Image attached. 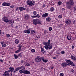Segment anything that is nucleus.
Listing matches in <instances>:
<instances>
[{
	"instance_id": "052dcab7",
	"label": "nucleus",
	"mask_w": 76,
	"mask_h": 76,
	"mask_svg": "<svg viewBox=\"0 0 76 76\" xmlns=\"http://www.w3.org/2000/svg\"><path fill=\"white\" fill-rule=\"evenodd\" d=\"M13 23H14L12 21L10 24H11L12 25H13Z\"/></svg>"
},
{
	"instance_id": "a878e982",
	"label": "nucleus",
	"mask_w": 76,
	"mask_h": 76,
	"mask_svg": "<svg viewBox=\"0 0 76 76\" xmlns=\"http://www.w3.org/2000/svg\"><path fill=\"white\" fill-rule=\"evenodd\" d=\"M67 39L68 40H70L71 39V37L69 36H67Z\"/></svg>"
},
{
	"instance_id": "f3484780",
	"label": "nucleus",
	"mask_w": 76,
	"mask_h": 76,
	"mask_svg": "<svg viewBox=\"0 0 76 76\" xmlns=\"http://www.w3.org/2000/svg\"><path fill=\"white\" fill-rule=\"evenodd\" d=\"M25 34H30V31L29 30H25L23 31Z\"/></svg>"
},
{
	"instance_id": "4c0bfd02",
	"label": "nucleus",
	"mask_w": 76,
	"mask_h": 76,
	"mask_svg": "<svg viewBox=\"0 0 76 76\" xmlns=\"http://www.w3.org/2000/svg\"><path fill=\"white\" fill-rule=\"evenodd\" d=\"M41 51L42 53H44V49H43V48H41Z\"/></svg>"
},
{
	"instance_id": "4d7b16f0",
	"label": "nucleus",
	"mask_w": 76,
	"mask_h": 76,
	"mask_svg": "<svg viewBox=\"0 0 76 76\" xmlns=\"http://www.w3.org/2000/svg\"><path fill=\"white\" fill-rule=\"evenodd\" d=\"M0 61H1V62L2 63V62H3L4 61L3 60H2V59H0Z\"/></svg>"
},
{
	"instance_id": "ddd939ff",
	"label": "nucleus",
	"mask_w": 76,
	"mask_h": 76,
	"mask_svg": "<svg viewBox=\"0 0 76 76\" xmlns=\"http://www.w3.org/2000/svg\"><path fill=\"white\" fill-rule=\"evenodd\" d=\"M65 23L67 25H70L71 23V21L70 20H66L65 21Z\"/></svg>"
},
{
	"instance_id": "bf43d9fd",
	"label": "nucleus",
	"mask_w": 76,
	"mask_h": 76,
	"mask_svg": "<svg viewBox=\"0 0 76 76\" xmlns=\"http://www.w3.org/2000/svg\"><path fill=\"white\" fill-rule=\"evenodd\" d=\"M45 45H48V43L45 42Z\"/></svg>"
},
{
	"instance_id": "72a5a7b5",
	"label": "nucleus",
	"mask_w": 76,
	"mask_h": 76,
	"mask_svg": "<svg viewBox=\"0 0 76 76\" xmlns=\"http://www.w3.org/2000/svg\"><path fill=\"white\" fill-rule=\"evenodd\" d=\"M17 71H18V69L16 68L13 72V73H16V72H17Z\"/></svg>"
},
{
	"instance_id": "dca6fc26",
	"label": "nucleus",
	"mask_w": 76,
	"mask_h": 76,
	"mask_svg": "<svg viewBox=\"0 0 76 76\" xmlns=\"http://www.w3.org/2000/svg\"><path fill=\"white\" fill-rule=\"evenodd\" d=\"M35 60L37 62H39V61H41V59L39 57L36 58Z\"/></svg>"
},
{
	"instance_id": "393cba45",
	"label": "nucleus",
	"mask_w": 76,
	"mask_h": 76,
	"mask_svg": "<svg viewBox=\"0 0 76 76\" xmlns=\"http://www.w3.org/2000/svg\"><path fill=\"white\" fill-rule=\"evenodd\" d=\"M19 72L20 73H24V70H23L22 69L20 70L19 71Z\"/></svg>"
},
{
	"instance_id": "cd10ccee",
	"label": "nucleus",
	"mask_w": 76,
	"mask_h": 76,
	"mask_svg": "<svg viewBox=\"0 0 76 76\" xmlns=\"http://www.w3.org/2000/svg\"><path fill=\"white\" fill-rule=\"evenodd\" d=\"M31 53H35V51L34 49H31Z\"/></svg>"
},
{
	"instance_id": "f8f14e48",
	"label": "nucleus",
	"mask_w": 76,
	"mask_h": 76,
	"mask_svg": "<svg viewBox=\"0 0 76 76\" xmlns=\"http://www.w3.org/2000/svg\"><path fill=\"white\" fill-rule=\"evenodd\" d=\"M48 16V14L46 13L43 14L42 16V18H47Z\"/></svg>"
},
{
	"instance_id": "0eeeda50",
	"label": "nucleus",
	"mask_w": 76,
	"mask_h": 76,
	"mask_svg": "<svg viewBox=\"0 0 76 76\" xmlns=\"http://www.w3.org/2000/svg\"><path fill=\"white\" fill-rule=\"evenodd\" d=\"M33 23L34 25L38 24V19H34L33 20Z\"/></svg>"
},
{
	"instance_id": "423d86ee",
	"label": "nucleus",
	"mask_w": 76,
	"mask_h": 76,
	"mask_svg": "<svg viewBox=\"0 0 76 76\" xmlns=\"http://www.w3.org/2000/svg\"><path fill=\"white\" fill-rule=\"evenodd\" d=\"M66 9H70L71 8V6L72 5H70V4H69V3H67V2H66Z\"/></svg>"
},
{
	"instance_id": "5fc2aeb1",
	"label": "nucleus",
	"mask_w": 76,
	"mask_h": 76,
	"mask_svg": "<svg viewBox=\"0 0 76 76\" xmlns=\"http://www.w3.org/2000/svg\"><path fill=\"white\" fill-rule=\"evenodd\" d=\"M61 53L63 54H64V52L63 51H61Z\"/></svg>"
},
{
	"instance_id": "bb28decb",
	"label": "nucleus",
	"mask_w": 76,
	"mask_h": 76,
	"mask_svg": "<svg viewBox=\"0 0 76 76\" xmlns=\"http://www.w3.org/2000/svg\"><path fill=\"white\" fill-rule=\"evenodd\" d=\"M54 8L53 7H51L50 9V11H54Z\"/></svg>"
},
{
	"instance_id": "3c124183",
	"label": "nucleus",
	"mask_w": 76,
	"mask_h": 76,
	"mask_svg": "<svg viewBox=\"0 0 76 76\" xmlns=\"http://www.w3.org/2000/svg\"><path fill=\"white\" fill-rule=\"evenodd\" d=\"M31 18H36V16H35V15H34V16H31Z\"/></svg>"
},
{
	"instance_id": "ea45409f",
	"label": "nucleus",
	"mask_w": 76,
	"mask_h": 76,
	"mask_svg": "<svg viewBox=\"0 0 76 76\" xmlns=\"http://www.w3.org/2000/svg\"><path fill=\"white\" fill-rule=\"evenodd\" d=\"M37 14V12L36 11L33 12V15H36Z\"/></svg>"
},
{
	"instance_id": "09e8293b",
	"label": "nucleus",
	"mask_w": 76,
	"mask_h": 76,
	"mask_svg": "<svg viewBox=\"0 0 76 76\" xmlns=\"http://www.w3.org/2000/svg\"><path fill=\"white\" fill-rule=\"evenodd\" d=\"M50 40H49L48 41V45H50Z\"/></svg>"
},
{
	"instance_id": "b1692460",
	"label": "nucleus",
	"mask_w": 76,
	"mask_h": 76,
	"mask_svg": "<svg viewBox=\"0 0 76 76\" xmlns=\"http://www.w3.org/2000/svg\"><path fill=\"white\" fill-rule=\"evenodd\" d=\"M46 20L48 22H50V21L51 20V18H50V17H48L46 18Z\"/></svg>"
},
{
	"instance_id": "49530a36",
	"label": "nucleus",
	"mask_w": 76,
	"mask_h": 76,
	"mask_svg": "<svg viewBox=\"0 0 76 76\" xmlns=\"http://www.w3.org/2000/svg\"><path fill=\"white\" fill-rule=\"evenodd\" d=\"M6 47V44H4L3 45H2V47Z\"/></svg>"
},
{
	"instance_id": "680f3d73",
	"label": "nucleus",
	"mask_w": 76,
	"mask_h": 76,
	"mask_svg": "<svg viewBox=\"0 0 76 76\" xmlns=\"http://www.w3.org/2000/svg\"><path fill=\"white\" fill-rule=\"evenodd\" d=\"M10 7H11V8H13V7H14V6H10Z\"/></svg>"
},
{
	"instance_id": "7c9ffc66",
	"label": "nucleus",
	"mask_w": 76,
	"mask_h": 76,
	"mask_svg": "<svg viewBox=\"0 0 76 76\" xmlns=\"http://www.w3.org/2000/svg\"><path fill=\"white\" fill-rule=\"evenodd\" d=\"M52 27H50L49 28V31H52Z\"/></svg>"
},
{
	"instance_id": "0e129e2a",
	"label": "nucleus",
	"mask_w": 76,
	"mask_h": 76,
	"mask_svg": "<svg viewBox=\"0 0 76 76\" xmlns=\"http://www.w3.org/2000/svg\"><path fill=\"white\" fill-rule=\"evenodd\" d=\"M43 7H45V4H43V5L42 6Z\"/></svg>"
},
{
	"instance_id": "a18cd8bd",
	"label": "nucleus",
	"mask_w": 76,
	"mask_h": 76,
	"mask_svg": "<svg viewBox=\"0 0 76 76\" xmlns=\"http://www.w3.org/2000/svg\"><path fill=\"white\" fill-rule=\"evenodd\" d=\"M17 69H18V70H20V69H21V66L18 67V68H17Z\"/></svg>"
},
{
	"instance_id": "a211bd4d",
	"label": "nucleus",
	"mask_w": 76,
	"mask_h": 76,
	"mask_svg": "<svg viewBox=\"0 0 76 76\" xmlns=\"http://www.w3.org/2000/svg\"><path fill=\"white\" fill-rule=\"evenodd\" d=\"M9 74V72L7 71H5L4 72V74L3 75V76H7V75Z\"/></svg>"
},
{
	"instance_id": "6e6552de",
	"label": "nucleus",
	"mask_w": 76,
	"mask_h": 76,
	"mask_svg": "<svg viewBox=\"0 0 76 76\" xmlns=\"http://www.w3.org/2000/svg\"><path fill=\"white\" fill-rule=\"evenodd\" d=\"M18 47H19L18 50L15 51V53H19V52H20V51H21V48L22 46L19 45L18 46Z\"/></svg>"
},
{
	"instance_id": "4be33fe9",
	"label": "nucleus",
	"mask_w": 76,
	"mask_h": 76,
	"mask_svg": "<svg viewBox=\"0 0 76 76\" xmlns=\"http://www.w3.org/2000/svg\"><path fill=\"white\" fill-rule=\"evenodd\" d=\"M15 44H18L19 43V40H18V39H16L15 41Z\"/></svg>"
},
{
	"instance_id": "603ef678",
	"label": "nucleus",
	"mask_w": 76,
	"mask_h": 76,
	"mask_svg": "<svg viewBox=\"0 0 76 76\" xmlns=\"http://www.w3.org/2000/svg\"><path fill=\"white\" fill-rule=\"evenodd\" d=\"M19 9V7L16 8V11H18V10Z\"/></svg>"
},
{
	"instance_id": "c756f323",
	"label": "nucleus",
	"mask_w": 76,
	"mask_h": 76,
	"mask_svg": "<svg viewBox=\"0 0 76 76\" xmlns=\"http://www.w3.org/2000/svg\"><path fill=\"white\" fill-rule=\"evenodd\" d=\"M36 18H40V16H39V14H37V15L36 16Z\"/></svg>"
},
{
	"instance_id": "9b49d317",
	"label": "nucleus",
	"mask_w": 76,
	"mask_h": 76,
	"mask_svg": "<svg viewBox=\"0 0 76 76\" xmlns=\"http://www.w3.org/2000/svg\"><path fill=\"white\" fill-rule=\"evenodd\" d=\"M30 73V72L27 70H24V74H25V75H29Z\"/></svg>"
},
{
	"instance_id": "e433bc0d",
	"label": "nucleus",
	"mask_w": 76,
	"mask_h": 76,
	"mask_svg": "<svg viewBox=\"0 0 76 76\" xmlns=\"http://www.w3.org/2000/svg\"><path fill=\"white\" fill-rule=\"evenodd\" d=\"M25 64H26V66H30V64L28 63H26Z\"/></svg>"
},
{
	"instance_id": "9d476101",
	"label": "nucleus",
	"mask_w": 76,
	"mask_h": 76,
	"mask_svg": "<svg viewBox=\"0 0 76 76\" xmlns=\"http://www.w3.org/2000/svg\"><path fill=\"white\" fill-rule=\"evenodd\" d=\"M24 18L26 20H28L29 19V15L28 14H26L25 15Z\"/></svg>"
},
{
	"instance_id": "864d4df0",
	"label": "nucleus",
	"mask_w": 76,
	"mask_h": 76,
	"mask_svg": "<svg viewBox=\"0 0 76 76\" xmlns=\"http://www.w3.org/2000/svg\"><path fill=\"white\" fill-rule=\"evenodd\" d=\"M71 72H72V73H73H73H74L75 72V71H74V70H73V69H72L71 70Z\"/></svg>"
},
{
	"instance_id": "7ed1b4c3",
	"label": "nucleus",
	"mask_w": 76,
	"mask_h": 76,
	"mask_svg": "<svg viewBox=\"0 0 76 76\" xmlns=\"http://www.w3.org/2000/svg\"><path fill=\"white\" fill-rule=\"evenodd\" d=\"M45 48L46 50H51V49H52V48H53V45H46L44 47Z\"/></svg>"
},
{
	"instance_id": "a19ab883",
	"label": "nucleus",
	"mask_w": 76,
	"mask_h": 76,
	"mask_svg": "<svg viewBox=\"0 0 76 76\" xmlns=\"http://www.w3.org/2000/svg\"><path fill=\"white\" fill-rule=\"evenodd\" d=\"M1 44V45H4V41H2L0 42Z\"/></svg>"
},
{
	"instance_id": "79ce46f5",
	"label": "nucleus",
	"mask_w": 76,
	"mask_h": 76,
	"mask_svg": "<svg viewBox=\"0 0 76 76\" xmlns=\"http://www.w3.org/2000/svg\"><path fill=\"white\" fill-rule=\"evenodd\" d=\"M43 62H44L45 63H46L48 61V60L47 59L44 60V61H43Z\"/></svg>"
},
{
	"instance_id": "473e14b6",
	"label": "nucleus",
	"mask_w": 76,
	"mask_h": 76,
	"mask_svg": "<svg viewBox=\"0 0 76 76\" xmlns=\"http://www.w3.org/2000/svg\"><path fill=\"white\" fill-rule=\"evenodd\" d=\"M31 34H34V33H35V31L34 30H31Z\"/></svg>"
},
{
	"instance_id": "de8ad7c7",
	"label": "nucleus",
	"mask_w": 76,
	"mask_h": 76,
	"mask_svg": "<svg viewBox=\"0 0 76 76\" xmlns=\"http://www.w3.org/2000/svg\"><path fill=\"white\" fill-rule=\"evenodd\" d=\"M64 75V74L63 73H61L60 74V76H63Z\"/></svg>"
},
{
	"instance_id": "c9c22d12",
	"label": "nucleus",
	"mask_w": 76,
	"mask_h": 76,
	"mask_svg": "<svg viewBox=\"0 0 76 76\" xmlns=\"http://www.w3.org/2000/svg\"><path fill=\"white\" fill-rule=\"evenodd\" d=\"M6 36L7 37V38H9V37H10V34H7L6 35Z\"/></svg>"
},
{
	"instance_id": "6e6d98bb",
	"label": "nucleus",
	"mask_w": 76,
	"mask_h": 76,
	"mask_svg": "<svg viewBox=\"0 0 76 76\" xmlns=\"http://www.w3.org/2000/svg\"><path fill=\"white\" fill-rule=\"evenodd\" d=\"M24 62V61H23V60H21V63H23Z\"/></svg>"
},
{
	"instance_id": "338daca9",
	"label": "nucleus",
	"mask_w": 76,
	"mask_h": 76,
	"mask_svg": "<svg viewBox=\"0 0 76 76\" xmlns=\"http://www.w3.org/2000/svg\"><path fill=\"white\" fill-rule=\"evenodd\" d=\"M72 49H73L74 48V46L72 45Z\"/></svg>"
},
{
	"instance_id": "69168bd1",
	"label": "nucleus",
	"mask_w": 76,
	"mask_h": 76,
	"mask_svg": "<svg viewBox=\"0 0 76 76\" xmlns=\"http://www.w3.org/2000/svg\"><path fill=\"white\" fill-rule=\"evenodd\" d=\"M15 28H16L17 29H18V26H16L15 27Z\"/></svg>"
},
{
	"instance_id": "f257e3e1",
	"label": "nucleus",
	"mask_w": 76,
	"mask_h": 76,
	"mask_svg": "<svg viewBox=\"0 0 76 76\" xmlns=\"http://www.w3.org/2000/svg\"><path fill=\"white\" fill-rule=\"evenodd\" d=\"M65 61H66L67 63H68L67 64L68 66L71 65L72 66H74V67L75 66V65L74 64V63H73V62L71 61L70 60H66Z\"/></svg>"
},
{
	"instance_id": "8fccbe9b",
	"label": "nucleus",
	"mask_w": 76,
	"mask_h": 76,
	"mask_svg": "<svg viewBox=\"0 0 76 76\" xmlns=\"http://www.w3.org/2000/svg\"><path fill=\"white\" fill-rule=\"evenodd\" d=\"M16 20L17 21V22H19V19L17 18L16 19Z\"/></svg>"
},
{
	"instance_id": "5701e85b",
	"label": "nucleus",
	"mask_w": 76,
	"mask_h": 76,
	"mask_svg": "<svg viewBox=\"0 0 76 76\" xmlns=\"http://www.w3.org/2000/svg\"><path fill=\"white\" fill-rule=\"evenodd\" d=\"M14 56L15 57V59H18V56H17L15 54H14Z\"/></svg>"
},
{
	"instance_id": "6ab92c4d",
	"label": "nucleus",
	"mask_w": 76,
	"mask_h": 76,
	"mask_svg": "<svg viewBox=\"0 0 76 76\" xmlns=\"http://www.w3.org/2000/svg\"><path fill=\"white\" fill-rule=\"evenodd\" d=\"M71 59H72L73 60H74L75 61H76V58L75 56H71Z\"/></svg>"
},
{
	"instance_id": "c85d7f7f",
	"label": "nucleus",
	"mask_w": 76,
	"mask_h": 76,
	"mask_svg": "<svg viewBox=\"0 0 76 76\" xmlns=\"http://www.w3.org/2000/svg\"><path fill=\"white\" fill-rule=\"evenodd\" d=\"M8 20L9 21V22H9V24L10 25V24H11V23H12V21L10 20Z\"/></svg>"
},
{
	"instance_id": "774afa93",
	"label": "nucleus",
	"mask_w": 76,
	"mask_h": 76,
	"mask_svg": "<svg viewBox=\"0 0 76 76\" xmlns=\"http://www.w3.org/2000/svg\"><path fill=\"white\" fill-rule=\"evenodd\" d=\"M7 76H10V75L8 73V75H7Z\"/></svg>"
},
{
	"instance_id": "2eb2a0df",
	"label": "nucleus",
	"mask_w": 76,
	"mask_h": 76,
	"mask_svg": "<svg viewBox=\"0 0 76 76\" xmlns=\"http://www.w3.org/2000/svg\"><path fill=\"white\" fill-rule=\"evenodd\" d=\"M19 10H20V11H23V10H26V8L23 7H19Z\"/></svg>"
},
{
	"instance_id": "1a4fd4ad",
	"label": "nucleus",
	"mask_w": 76,
	"mask_h": 76,
	"mask_svg": "<svg viewBox=\"0 0 76 76\" xmlns=\"http://www.w3.org/2000/svg\"><path fill=\"white\" fill-rule=\"evenodd\" d=\"M10 4L9 3L4 2L2 4V6H10Z\"/></svg>"
},
{
	"instance_id": "39448f33",
	"label": "nucleus",
	"mask_w": 76,
	"mask_h": 76,
	"mask_svg": "<svg viewBox=\"0 0 76 76\" xmlns=\"http://www.w3.org/2000/svg\"><path fill=\"white\" fill-rule=\"evenodd\" d=\"M68 3H69L71 6H73L75 3L72 0H70L69 1L67 2Z\"/></svg>"
},
{
	"instance_id": "13d9d810",
	"label": "nucleus",
	"mask_w": 76,
	"mask_h": 76,
	"mask_svg": "<svg viewBox=\"0 0 76 76\" xmlns=\"http://www.w3.org/2000/svg\"><path fill=\"white\" fill-rule=\"evenodd\" d=\"M41 59L43 61L44 60V57H42Z\"/></svg>"
},
{
	"instance_id": "aec40b11",
	"label": "nucleus",
	"mask_w": 76,
	"mask_h": 76,
	"mask_svg": "<svg viewBox=\"0 0 76 76\" xmlns=\"http://www.w3.org/2000/svg\"><path fill=\"white\" fill-rule=\"evenodd\" d=\"M10 70L11 71V73H12L13 72V70H14V68L13 67H10Z\"/></svg>"
},
{
	"instance_id": "f704fd0d",
	"label": "nucleus",
	"mask_w": 76,
	"mask_h": 76,
	"mask_svg": "<svg viewBox=\"0 0 76 76\" xmlns=\"http://www.w3.org/2000/svg\"><path fill=\"white\" fill-rule=\"evenodd\" d=\"M21 67L22 70H23V69H25V66H21Z\"/></svg>"
},
{
	"instance_id": "4468645a",
	"label": "nucleus",
	"mask_w": 76,
	"mask_h": 76,
	"mask_svg": "<svg viewBox=\"0 0 76 76\" xmlns=\"http://www.w3.org/2000/svg\"><path fill=\"white\" fill-rule=\"evenodd\" d=\"M61 65L62 67H66L68 65V64L67 62H64L61 64Z\"/></svg>"
},
{
	"instance_id": "e2e57ef3",
	"label": "nucleus",
	"mask_w": 76,
	"mask_h": 76,
	"mask_svg": "<svg viewBox=\"0 0 76 76\" xmlns=\"http://www.w3.org/2000/svg\"><path fill=\"white\" fill-rule=\"evenodd\" d=\"M46 33H47V31H44V33L45 34H46Z\"/></svg>"
},
{
	"instance_id": "2f4dec72",
	"label": "nucleus",
	"mask_w": 76,
	"mask_h": 76,
	"mask_svg": "<svg viewBox=\"0 0 76 76\" xmlns=\"http://www.w3.org/2000/svg\"><path fill=\"white\" fill-rule=\"evenodd\" d=\"M37 22H38V24H41V21L38 20V19Z\"/></svg>"
},
{
	"instance_id": "f03ea898",
	"label": "nucleus",
	"mask_w": 76,
	"mask_h": 76,
	"mask_svg": "<svg viewBox=\"0 0 76 76\" xmlns=\"http://www.w3.org/2000/svg\"><path fill=\"white\" fill-rule=\"evenodd\" d=\"M27 4L29 6H32L33 5L35 4V3L33 1H30L28 0L26 1Z\"/></svg>"
},
{
	"instance_id": "c03bdc74",
	"label": "nucleus",
	"mask_w": 76,
	"mask_h": 76,
	"mask_svg": "<svg viewBox=\"0 0 76 76\" xmlns=\"http://www.w3.org/2000/svg\"><path fill=\"white\" fill-rule=\"evenodd\" d=\"M21 53H20L18 55V57H19H19H22V55H21Z\"/></svg>"
},
{
	"instance_id": "58836bf2",
	"label": "nucleus",
	"mask_w": 76,
	"mask_h": 76,
	"mask_svg": "<svg viewBox=\"0 0 76 76\" xmlns=\"http://www.w3.org/2000/svg\"><path fill=\"white\" fill-rule=\"evenodd\" d=\"M62 15H59L58 17V18H59V19H61V18H62Z\"/></svg>"
},
{
	"instance_id": "412c9836",
	"label": "nucleus",
	"mask_w": 76,
	"mask_h": 76,
	"mask_svg": "<svg viewBox=\"0 0 76 76\" xmlns=\"http://www.w3.org/2000/svg\"><path fill=\"white\" fill-rule=\"evenodd\" d=\"M40 36H37L35 37V39L36 40H38V39H39L40 38Z\"/></svg>"
},
{
	"instance_id": "37998d69",
	"label": "nucleus",
	"mask_w": 76,
	"mask_h": 76,
	"mask_svg": "<svg viewBox=\"0 0 76 76\" xmlns=\"http://www.w3.org/2000/svg\"><path fill=\"white\" fill-rule=\"evenodd\" d=\"M61 3H62L61 2L59 1L58 2V5H60L61 4Z\"/></svg>"
},
{
	"instance_id": "20e7f679",
	"label": "nucleus",
	"mask_w": 76,
	"mask_h": 76,
	"mask_svg": "<svg viewBox=\"0 0 76 76\" xmlns=\"http://www.w3.org/2000/svg\"><path fill=\"white\" fill-rule=\"evenodd\" d=\"M2 19L3 20V21H4L5 22H6V23H7L9 22L8 18L4 16L3 17Z\"/></svg>"
}]
</instances>
